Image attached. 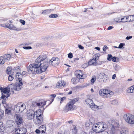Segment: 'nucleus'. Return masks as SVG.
<instances>
[{
    "instance_id": "22",
    "label": "nucleus",
    "mask_w": 134,
    "mask_h": 134,
    "mask_svg": "<svg viewBox=\"0 0 134 134\" xmlns=\"http://www.w3.org/2000/svg\"><path fill=\"white\" fill-rule=\"evenodd\" d=\"M124 17L126 18V21L124 22H130L134 21V15L125 16Z\"/></svg>"
},
{
    "instance_id": "33",
    "label": "nucleus",
    "mask_w": 134,
    "mask_h": 134,
    "mask_svg": "<svg viewBox=\"0 0 134 134\" xmlns=\"http://www.w3.org/2000/svg\"><path fill=\"white\" fill-rule=\"evenodd\" d=\"M16 106L15 108V110L17 113H20L21 112L20 110V107L19 104V103Z\"/></svg>"
},
{
    "instance_id": "61",
    "label": "nucleus",
    "mask_w": 134,
    "mask_h": 134,
    "mask_svg": "<svg viewBox=\"0 0 134 134\" xmlns=\"http://www.w3.org/2000/svg\"><path fill=\"white\" fill-rule=\"evenodd\" d=\"M26 71H23L22 72V73L21 74L22 76L23 75L24 76L26 74Z\"/></svg>"
},
{
    "instance_id": "50",
    "label": "nucleus",
    "mask_w": 134,
    "mask_h": 134,
    "mask_svg": "<svg viewBox=\"0 0 134 134\" xmlns=\"http://www.w3.org/2000/svg\"><path fill=\"white\" fill-rule=\"evenodd\" d=\"M108 48V47H107L106 45H105L104 46L103 48V50L104 51H105Z\"/></svg>"
},
{
    "instance_id": "42",
    "label": "nucleus",
    "mask_w": 134,
    "mask_h": 134,
    "mask_svg": "<svg viewBox=\"0 0 134 134\" xmlns=\"http://www.w3.org/2000/svg\"><path fill=\"white\" fill-rule=\"evenodd\" d=\"M4 115V111L0 109V119H1Z\"/></svg>"
},
{
    "instance_id": "48",
    "label": "nucleus",
    "mask_w": 134,
    "mask_h": 134,
    "mask_svg": "<svg viewBox=\"0 0 134 134\" xmlns=\"http://www.w3.org/2000/svg\"><path fill=\"white\" fill-rule=\"evenodd\" d=\"M83 77H80V78H79V81H80L81 80H82V81H83L84 80V79L85 77L86 76L84 75H83Z\"/></svg>"
},
{
    "instance_id": "11",
    "label": "nucleus",
    "mask_w": 134,
    "mask_h": 134,
    "mask_svg": "<svg viewBox=\"0 0 134 134\" xmlns=\"http://www.w3.org/2000/svg\"><path fill=\"white\" fill-rule=\"evenodd\" d=\"M110 91L107 90L102 89L99 91V94L101 96L105 97H109L110 95L109 93Z\"/></svg>"
},
{
    "instance_id": "59",
    "label": "nucleus",
    "mask_w": 134,
    "mask_h": 134,
    "mask_svg": "<svg viewBox=\"0 0 134 134\" xmlns=\"http://www.w3.org/2000/svg\"><path fill=\"white\" fill-rule=\"evenodd\" d=\"M20 129H21L22 130H23V129H25V128H20V127L19 128H18L17 129H16V131H15V132H16L17 131V130L19 129V131H20L21 130H20Z\"/></svg>"
},
{
    "instance_id": "28",
    "label": "nucleus",
    "mask_w": 134,
    "mask_h": 134,
    "mask_svg": "<svg viewBox=\"0 0 134 134\" xmlns=\"http://www.w3.org/2000/svg\"><path fill=\"white\" fill-rule=\"evenodd\" d=\"M72 130V134H76L77 133L78 131V128L75 125H74Z\"/></svg>"
},
{
    "instance_id": "26",
    "label": "nucleus",
    "mask_w": 134,
    "mask_h": 134,
    "mask_svg": "<svg viewBox=\"0 0 134 134\" xmlns=\"http://www.w3.org/2000/svg\"><path fill=\"white\" fill-rule=\"evenodd\" d=\"M103 75H104V73H100L97 75V78L98 81L100 82V80H103Z\"/></svg>"
},
{
    "instance_id": "40",
    "label": "nucleus",
    "mask_w": 134,
    "mask_h": 134,
    "mask_svg": "<svg viewBox=\"0 0 134 134\" xmlns=\"http://www.w3.org/2000/svg\"><path fill=\"white\" fill-rule=\"evenodd\" d=\"M103 108V106L102 105L98 106L95 105L94 107V108L98 109H102V108Z\"/></svg>"
},
{
    "instance_id": "58",
    "label": "nucleus",
    "mask_w": 134,
    "mask_h": 134,
    "mask_svg": "<svg viewBox=\"0 0 134 134\" xmlns=\"http://www.w3.org/2000/svg\"><path fill=\"white\" fill-rule=\"evenodd\" d=\"M132 37V36H127L126 37V39L127 40H129Z\"/></svg>"
},
{
    "instance_id": "41",
    "label": "nucleus",
    "mask_w": 134,
    "mask_h": 134,
    "mask_svg": "<svg viewBox=\"0 0 134 134\" xmlns=\"http://www.w3.org/2000/svg\"><path fill=\"white\" fill-rule=\"evenodd\" d=\"M12 69L10 67H8L7 69V73L8 74H9L10 72L12 73L11 72Z\"/></svg>"
},
{
    "instance_id": "53",
    "label": "nucleus",
    "mask_w": 134,
    "mask_h": 134,
    "mask_svg": "<svg viewBox=\"0 0 134 134\" xmlns=\"http://www.w3.org/2000/svg\"><path fill=\"white\" fill-rule=\"evenodd\" d=\"M98 60H97V62H96V65H100L101 64H102V61H101V62L99 61Z\"/></svg>"
},
{
    "instance_id": "62",
    "label": "nucleus",
    "mask_w": 134,
    "mask_h": 134,
    "mask_svg": "<svg viewBox=\"0 0 134 134\" xmlns=\"http://www.w3.org/2000/svg\"><path fill=\"white\" fill-rule=\"evenodd\" d=\"M116 77V75L115 74H114L112 76V79H114Z\"/></svg>"
},
{
    "instance_id": "47",
    "label": "nucleus",
    "mask_w": 134,
    "mask_h": 134,
    "mask_svg": "<svg viewBox=\"0 0 134 134\" xmlns=\"http://www.w3.org/2000/svg\"><path fill=\"white\" fill-rule=\"evenodd\" d=\"M23 48L24 49H30L32 48L30 46H24L23 47Z\"/></svg>"
},
{
    "instance_id": "43",
    "label": "nucleus",
    "mask_w": 134,
    "mask_h": 134,
    "mask_svg": "<svg viewBox=\"0 0 134 134\" xmlns=\"http://www.w3.org/2000/svg\"><path fill=\"white\" fill-rule=\"evenodd\" d=\"M113 57L112 55L109 54L108 55V57L107 58V60L109 61L111 60Z\"/></svg>"
},
{
    "instance_id": "19",
    "label": "nucleus",
    "mask_w": 134,
    "mask_h": 134,
    "mask_svg": "<svg viewBox=\"0 0 134 134\" xmlns=\"http://www.w3.org/2000/svg\"><path fill=\"white\" fill-rule=\"evenodd\" d=\"M92 129L96 133L100 132L102 133V132H104L103 131H103V129L100 128L99 126L98 127H97L96 125L93 126Z\"/></svg>"
},
{
    "instance_id": "56",
    "label": "nucleus",
    "mask_w": 134,
    "mask_h": 134,
    "mask_svg": "<svg viewBox=\"0 0 134 134\" xmlns=\"http://www.w3.org/2000/svg\"><path fill=\"white\" fill-rule=\"evenodd\" d=\"M85 86H81L80 85H77L76 86V88H83Z\"/></svg>"
},
{
    "instance_id": "18",
    "label": "nucleus",
    "mask_w": 134,
    "mask_h": 134,
    "mask_svg": "<svg viewBox=\"0 0 134 134\" xmlns=\"http://www.w3.org/2000/svg\"><path fill=\"white\" fill-rule=\"evenodd\" d=\"M0 90L1 91V92L2 94L4 93L5 94H10V93H9L10 90V87H7L4 88H2L1 87V88H0Z\"/></svg>"
},
{
    "instance_id": "1",
    "label": "nucleus",
    "mask_w": 134,
    "mask_h": 134,
    "mask_svg": "<svg viewBox=\"0 0 134 134\" xmlns=\"http://www.w3.org/2000/svg\"><path fill=\"white\" fill-rule=\"evenodd\" d=\"M99 127L100 128L102 127L103 131L104 132H102V134H115L118 131L117 128L119 126L118 121L116 119H114L111 120V124L108 129V131H105L107 128V126L105 122H100L99 124Z\"/></svg>"
},
{
    "instance_id": "6",
    "label": "nucleus",
    "mask_w": 134,
    "mask_h": 134,
    "mask_svg": "<svg viewBox=\"0 0 134 134\" xmlns=\"http://www.w3.org/2000/svg\"><path fill=\"white\" fill-rule=\"evenodd\" d=\"M23 83H16L15 84H10L9 86L11 88L12 91L14 92V91H19L21 89V86L22 85Z\"/></svg>"
},
{
    "instance_id": "5",
    "label": "nucleus",
    "mask_w": 134,
    "mask_h": 134,
    "mask_svg": "<svg viewBox=\"0 0 134 134\" xmlns=\"http://www.w3.org/2000/svg\"><path fill=\"white\" fill-rule=\"evenodd\" d=\"M48 62L49 65L56 66L59 64V59L57 57H53Z\"/></svg>"
},
{
    "instance_id": "35",
    "label": "nucleus",
    "mask_w": 134,
    "mask_h": 134,
    "mask_svg": "<svg viewBox=\"0 0 134 134\" xmlns=\"http://www.w3.org/2000/svg\"><path fill=\"white\" fill-rule=\"evenodd\" d=\"M51 10V9L45 10L43 11L42 12V14L44 15H46L50 13Z\"/></svg>"
},
{
    "instance_id": "3",
    "label": "nucleus",
    "mask_w": 134,
    "mask_h": 134,
    "mask_svg": "<svg viewBox=\"0 0 134 134\" xmlns=\"http://www.w3.org/2000/svg\"><path fill=\"white\" fill-rule=\"evenodd\" d=\"M123 118L127 123L131 124H134V115L130 114L124 115Z\"/></svg>"
},
{
    "instance_id": "20",
    "label": "nucleus",
    "mask_w": 134,
    "mask_h": 134,
    "mask_svg": "<svg viewBox=\"0 0 134 134\" xmlns=\"http://www.w3.org/2000/svg\"><path fill=\"white\" fill-rule=\"evenodd\" d=\"M22 76L21 74L19 72H18L16 73L15 75L16 78V80L18 81L19 83H22V80L21 78V77Z\"/></svg>"
},
{
    "instance_id": "32",
    "label": "nucleus",
    "mask_w": 134,
    "mask_h": 134,
    "mask_svg": "<svg viewBox=\"0 0 134 134\" xmlns=\"http://www.w3.org/2000/svg\"><path fill=\"white\" fill-rule=\"evenodd\" d=\"M128 132V130L127 128L122 129L120 132V134H126Z\"/></svg>"
},
{
    "instance_id": "2",
    "label": "nucleus",
    "mask_w": 134,
    "mask_h": 134,
    "mask_svg": "<svg viewBox=\"0 0 134 134\" xmlns=\"http://www.w3.org/2000/svg\"><path fill=\"white\" fill-rule=\"evenodd\" d=\"M35 63L30 64L27 68V70L29 74H40L39 67L41 65V62H35Z\"/></svg>"
},
{
    "instance_id": "39",
    "label": "nucleus",
    "mask_w": 134,
    "mask_h": 134,
    "mask_svg": "<svg viewBox=\"0 0 134 134\" xmlns=\"http://www.w3.org/2000/svg\"><path fill=\"white\" fill-rule=\"evenodd\" d=\"M58 16V15L55 14H51L49 15V17L50 18H56Z\"/></svg>"
},
{
    "instance_id": "46",
    "label": "nucleus",
    "mask_w": 134,
    "mask_h": 134,
    "mask_svg": "<svg viewBox=\"0 0 134 134\" xmlns=\"http://www.w3.org/2000/svg\"><path fill=\"white\" fill-rule=\"evenodd\" d=\"M118 102V101L116 100L115 99L112 101L111 102V103L112 104H117Z\"/></svg>"
},
{
    "instance_id": "54",
    "label": "nucleus",
    "mask_w": 134,
    "mask_h": 134,
    "mask_svg": "<svg viewBox=\"0 0 134 134\" xmlns=\"http://www.w3.org/2000/svg\"><path fill=\"white\" fill-rule=\"evenodd\" d=\"M15 69L16 71H19L20 70V68L19 66H18L16 67Z\"/></svg>"
},
{
    "instance_id": "16",
    "label": "nucleus",
    "mask_w": 134,
    "mask_h": 134,
    "mask_svg": "<svg viewBox=\"0 0 134 134\" xmlns=\"http://www.w3.org/2000/svg\"><path fill=\"white\" fill-rule=\"evenodd\" d=\"M85 102L88 105H89L90 107L92 109L94 108L95 104L93 103L92 100L88 98L85 100Z\"/></svg>"
},
{
    "instance_id": "55",
    "label": "nucleus",
    "mask_w": 134,
    "mask_h": 134,
    "mask_svg": "<svg viewBox=\"0 0 134 134\" xmlns=\"http://www.w3.org/2000/svg\"><path fill=\"white\" fill-rule=\"evenodd\" d=\"M41 131L40 129H36V130H35V132L37 134H38V133L39 134L40 132Z\"/></svg>"
},
{
    "instance_id": "38",
    "label": "nucleus",
    "mask_w": 134,
    "mask_h": 134,
    "mask_svg": "<svg viewBox=\"0 0 134 134\" xmlns=\"http://www.w3.org/2000/svg\"><path fill=\"white\" fill-rule=\"evenodd\" d=\"M96 79V77L95 76H92V79L91 80V81L92 83V84L94 83Z\"/></svg>"
},
{
    "instance_id": "57",
    "label": "nucleus",
    "mask_w": 134,
    "mask_h": 134,
    "mask_svg": "<svg viewBox=\"0 0 134 134\" xmlns=\"http://www.w3.org/2000/svg\"><path fill=\"white\" fill-rule=\"evenodd\" d=\"M78 47L79 48L82 49H83L84 48L81 45H79Z\"/></svg>"
},
{
    "instance_id": "4",
    "label": "nucleus",
    "mask_w": 134,
    "mask_h": 134,
    "mask_svg": "<svg viewBox=\"0 0 134 134\" xmlns=\"http://www.w3.org/2000/svg\"><path fill=\"white\" fill-rule=\"evenodd\" d=\"M100 56L99 54H96L94 55L92 59H90L88 63V65H96L97 60H98Z\"/></svg>"
},
{
    "instance_id": "30",
    "label": "nucleus",
    "mask_w": 134,
    "mask_h": 134,
    "mask_svg": "<svg viewBox=\"0 0 134 134\" xmlns=\"http://www.w3.org/2000/svg\"><path fill=\"white\" fill-rule=\"evenodd\" d=\"M108 79V76L104 73L103 80H100V82H106Z\"/></svg>"
},
{
    "instance_id": "31",
    "label": "nucleus",
    "mask_w": 134,
    "mask_h": 134,
    "mask_svg": "<svg viewBox=\"0 0 134 134\" xmlns=\"http://www.w3.org/2000/svg\"><path fill=\"white\" fill-rule=\"evenodd\" d=\"M128 93H132L134 92V85L128 88L127 90Z\"/></svg>"
},
{
    "instance_id": "9",
    "label": "nucleus",
    "mask_w": 134,
    "mask_h": 134,
    "mask_svg": "<svg viewBox=\"0 0 134 134\" xmlns=\"http://www.w3.org/2000/svg\"><path fill=\"white\" fill-rule=\"evenodd\" d=\"M41 64L39 67L40 73L45 72L49 65L48 62H44L43 63L41 62Z\"/></svg>"
},
{
    "instance_id": "21",
    "label": "nucleus",
    "mask_w": 134,
    "mask_h": 134,
    "mask_svg": "<svg viewBox=\"0 0 134 134\" xmlns=\"http://www.w3.org/2000/svg\"><path fill=\"white\" fill-rule=\"evenodd\" d=\"M65 83L63 80L59 81L57 83V88H63L65 86Z\"/></svg>"
},
{
    "instance_id": "37",
    "label": "nucleus",
    "mask_w": 134,
    "mask_h": 134,
    "mask_svg": "<svg viewBox=\"0 0 134 134\" xmlns=\"http://www.w3.org/2000/svg\"><path fill=\"white\" fill-rule=\"evenodd\" d=\"M11 110L8 109H6L5 110V114H7L8 115H11Z\"/></svg>"
},
{
    "instance_id": "45",
    "label": "nucleus",
    "mask_w": 134,
    "mask_h": 134,
    "mask_svg": "<svg viewBox=\"0 0 134 134\" xmlns=\"http://www.w3.org/2000/svg\"><path fill=\"white\" fill-rule=\"evenodd\" d=\"M117 59V60L119 59V58H117L116 57H112V61L114 62H116V59Z\"/></svg>"
},
{
    "instance_id": "27",
    "label": "nucleus",
    "mask_w": 134,
    "mask_h": 134,
    "mask_svg": "<svg viewBox=\"0 0 134 134\" xmlns=\"http://www.w3.org/2000/svg\"><path fill=\"white\" fill-rule=\"evenodd\" d=\"M9 76L8 77V79L9 81H12L14 79V72H10L9 74Z\"/></svg>"
},
{
    "instance_id": "60",
    "label": "nucleus",
    "mask_w": 134,
    "mask_h": 134,
    "mask_svg": "<svg viewBox=\"0 0 134 134\" xmlns=\"http://www.w3.org/2000/svg\"><path fill=\"white\" fill-rule=\"evenodd\" d=\"M125 17L122 18L121 19V21L122 22H123L126 21V19L124 20Z\"/></svg>"
},
{
    "instance_id": "15",
    "label": "nucleus",
    "mask_w": 134,
    "mask_h": 134,
    "mask_svg": "<svg viewBox=\"0 0 134 134\" xmlns=\"http://www.w3.org/2000/svg\"><path fill=\"white\" fill-rule=\"evenodd\" d=\"M43 120V118L42 116L39 117L37 116V118H34V122H35L36 124H41Z\"/></svg>"
},
{
    "instance_id": "51",
    "label": "nucleus",
    "mask_w": 134,
    "mask_h": 134,
    "mask_svg": "<svg viewBox=\"0 0 134 134\" xmlns=\"http://www.w3.org/2000/svg\"><path fill=\"white\" fill-rule=\"evenodd\" d=\"M66 99V97H64L61 98L60 99V103H62V102Z\"/></svg>"
},
{
    "instance_id": "14",
    "label": "nucleus",
    "mask_w": 134,
    "mask_h": 134,
    "mask_svg": "<svg viewBox=\"0 0 134 134\" xmlns=\"http://www.w3.org/2000/svg\"><path fill=\"white\" fill-rule=\"evenodd\" d=\"M34 111L32 110H29L27 111V116L29 120H31L32 119L34 120Z\"/></svg>"
},
{
    "instance_id": "29",
    "label": "nucleus",
    "mask_w": 134,
    "mask_h": 134,
    "mask_svg": "<svg viewBox=\"0 0 134 134\" xmlns=\"http://www.w3.org/2000/svg\"><path fill=\"white\" fill-rule=\"evenodd\" d=\"M19 104L20 107V110L21 113L26 108V106L23 103H20Z\"/></svg>"
},
{
    "instance_id": "49",
    "label": "nucleus",
    "mask_w": 134,
    "mask_h": 134,
    "mask_svg": "<svg viewBox=\"0 0 134 134\" xmlns=\"http://www.w3.org/2000/svg\"><path fill=\"white\" fill-rule=\"evenodd\" d=\"M68 57L70 58H71L73 57V55L72 53H70L68 54Z\"/></svg>"
},
{
    "instance_id": "44",
    "label": "nucleus",
    "mask_w": 134,
    "mask_h": 134,
    "mask_svg": "<svg viewBox=\"0 0 134 134\" xmlns=\"http://www.w3.org/2000/svg\"><path fill=\"white\" fill-rule=\"evenodd\" d=\"M125 45V44L124 43H120L118 47L119 48H122V47Z\"/></svg>"
},
{
    "instance_id": "7",
    "label": "nucleus",
    "mask_w": 134,
    "mask_h": 134,
    "mask_svg": "<svg viewBox=\"0 0 134 134\" xmlns=\"http://www.w3.org/2000/svg\"><path fill=\"white\" fill-rule=\"evenodd\" d=\"M11 56L9 54H6L4 55L3 56L0 57V63L3 64L5 61H9L11 58Z\"/></svg>"
},
{
    "instance_id": "34",
    "label": "nucleus",
    "mask_w": 134,
    "mask_h": 134,
    "mask_svg": "<svg viewBox=\"0 0 134 134\" xmlns=\"http://www.w3.org/2000/svg\"><path fill=\"white\" fill-rule=\"evenodd\" d=\"M46 127L44 125L41 126L39 127V129H40L41 131V132L42 133H45V131H46Z\"/></svg>"
},
{
    "instance_id": "64",
    "label": "nucleus",
    "mask_w": 134,
    "mask_h": 134,
    "mask_svg": "<svg viewBox=\"0 0 134 134\" xmlns=\"http://www.w3.org/2000/svg\"><path fill=\"white\" fill-rule=\"evenodd\" d=\"M51 96L53 98H54L56 96V95L55 94H51Z\"/></svg>"
},
{
    "instance_id": "8",
    "label": "nucleus",
    "mask_w": 134,
    "mask_h": 134,
    "mask_svg": "<svg viewBox=\"0 0 134 134\" xmlns=\"http://www.w3.org/2000/svg\"><path fill=\"white\" fill-rule=\"evenodd\" d=\"M15 122L17 125V126L20 127L23 125V120L21 116L19 114H16L15 115Z\"/></svg>"
},
{
    "instance_id": "10",
    "label": "nucleus",
    "mask_w": 134,
    "mask_h": 134,
    "mask_svg": "<svg viewBox=\"0 0 134 134\" xmlns=\"http://www.w3.org/2000/svg\"><path fill=\"white\" fill-rule=\"evenodd\" d=\"M77 101H75V100H71L68 103L66 106L65 111L66 112L70 110H72L73 109V106L75 102Z\"/></svg>"
},
{
    "instance_id": "17",
    "label": "nucleus",
    "mask_w": 134,
    "mask_h": 134,
    "mask_svg": "<svg viewBox=\"0 0 134 134\" xmlns=\"http://www.w3.org/2000/svg\"><path fill=\"white\" fill-rule=\"evenodd\" d=\"M47 57V55L46 54L41 55L38 57L36 60L35 62H41L45 60Z\"/></svg>"
},
{
    "instance_id": "13",
    "label": "nucleus",
    "mask_w": 134,
    "mask_h": 134,
    "mask_svg": "<svg viewBox=\"0 0 134 134\" xmlns=\"http://www.w3.org/2000/svg\"><path fill=\"white\" fill-rule=\"evenodd\" d=\"M6 27L9 28L10 30L13 29L15 31H19L21 30V29L20 28H17L15 27L12 24H9L8 23L6 24Z\"/></svg>"
},
{
    "instance_id": "23",
    "label": "nucleus",
    "mask_w": 134,
    "mask_h": 134,
    "mask_svg": "<svg viewBox=\"0 0 134 134\" xmlns=\"http://www.w3.org/2000/svg\"><path fill=\"white\" fill-rule=\"evenodd\" d=\"M92 118H90L89 121H87L85 123V126L88 129L91 127V126L92 125V123L93 122V121H92Z\"/></svg>"
},
{
    "instance_id": "12",
    "label": "nucleus",
    "mask_w": 134,
    "mask_h": 134,
    "mask_svg": "<svg viewBox=\"0 0 134 134\" xmlns=\"http://www.w3.org/2000/svg\"><path fill=\"white\" fill-rule=\"evenodd\" d=\"M32 105L34 106H37L39 107H43L46 104V102L43 100H40L37 102H33Z\"/></svg>"
},
{
    "instance_id": "52",
    "label": "nucleus",
    "mask_w": 134,
    "mask_h": 134,
    "mask_svg": "<svg viewBox=\"0 0 134 134\" xmlns=\"http://www.w3.org/2000/svg\"><path fill=\"white\" fill-rule=\"evenodd\" d=\"M20 22L23 25H24L25 23V21L23 20H20Z\"/></svg>"
},
{
    "instance_id": "25",
    "label": "nucleus",
    "mask_w": 134,
    "mask_h": 134,
    "mask_svg": "<svg viewBox=\"0 0 134 134\" xmlns=\"http://www.w3.org/2000/svg\"><path fill=\"white\" fill-rule=\"evenodd\" d=\"M75 74L77 77L78 78H80V77H83V73L82 71L80 70H78L76 71Z\"/></svg>"
},
{
    "instance_id": "36",
    "label": "nucleus",
    "mask_w": 134,
    "mask_h": 134,
    "mask_svg": "<svg viewBox=\"0 0 134 134\" xmlns=\"http://www.w3.org/2000/svg\"><path fill=\"white\" fill-rule=\"evenodd\" d=\"M10 94H8L5 95L4 94H2V96H1L2 97L1 98V99L2 98L3 99H4V98H5V100L6 98L10 96Z\"/></svg>"
},
{
    "instance_id": "63",
    "label": "nucleus",
    "mask_w": 134,
    "mask_h": 134,
    "mask_svg": "<svg viewBox=\"0 0 134 134\" xmlns=\"http://www.w3.org/2000/svg\"><path fill=\"white\" fill-rule=\"evenodd\" d=\"M113 28V27L111 26H109L107 29L108 30H111Z\"/></svg>"
},
{
    "instance_id": "24",
    "label": "nucleus",
    "mask_w": 134,
    "mask_h": 134,
    "mask_svg": "<svg viewBox=\"0 0 134 134\" xmlns=\"http://www.w3.org/2000/svg\"><path fill=\"white\" fill-rule=\"evenodd\" d=\"M41 110L40 109L38 111H34L35 113H34V118H37V117H39L42 116V113L41 112Z\"/></svg>"
}]
</instances>
